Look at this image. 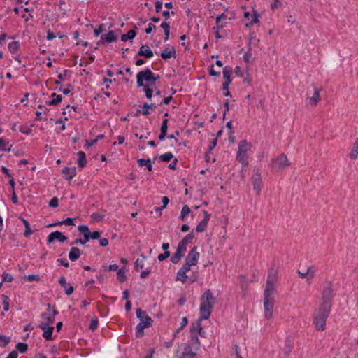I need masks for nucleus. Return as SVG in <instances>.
<instances>
[{
    "mask_svg": "<svg viewBox=\"0 0 358 358\" xmlns=\"http://www.w3.org/2000/svg\"><path fill=\"white\" fill-rule=\"evenodd\" d=\"M190 269L182 266L177 273L176 280L181 281L183 283L185 282L187 279V275H186V273Z\"/></svg>",
    "mask_w": 358,
    "mask_h": 358,
    "instance_id": "nucleus-18",
    "label": "nucleus"
},
{
    "mask_svg": "<svg viewBox=\"0 0 358 358\" xmlns=\"http://www.w3.org/2000/svg\"><path fill=\"white\" fill-rule=\"evenodd\" d=\"M66 72H67V71H64V75H63V74H62V73H60L59 75H58V76H57V78H58V79L55 81V83H56V84H57V85H58V84H60V83H61V81L64 80V76H66Z\"/></svg>",
    "mask_w": 358,
    "mask_h": 358,
    "instance_id": "nucleus-56",
    "label": "nucleus"
},
{
    "mask_svg": "<svg viewBox=\"0 0 358 358\" xmlns=\"http://www.w3.org/2000/svg\"><path fill=\"white\" fill-rule=\"evenodd\" d=\"M104 37L105 41L107 43H111L117 39V36L113 30L109 31L107 34L104 35Z\"/></svg>",
    "mask_w": 358,
    "mask_h": 358,
    "instance_id": "nucleus-29",
    "label": "nucleus"
},
{
    "mask_svg": "<svg viewBox=\"0 0 358 358\" xmlns=\"http://www.w3.org/2000/svg\"><path fill=\"white\" fill-rule=\"evenodd\" d=\"M199 341L197 336L192 337V343L186 344L182 349V351L180 352V350L176 352L178 358H195L196 352L199 346Z\"/></svg>",
    "mask_w": 358,
    "mask_h": 358,
    "instance_id": "nucleus-3",
    "label": "nucleus"
},
{
    "mask_svg": "<svg viewBox=\"0 0 358 358\" xmlns=\"http://www.w3.org/2000/svg\"><path fill=\"white\" fill-rule=\"evenodd\" d=\"M62 100V97L61 95H57L55 98H53L51 101L48 102L50 106H56L59 103H60Z\"/></svg>",
    "mask_w": 358,
    "mask_h": 358,
    "instance_id": "nucleus-43",
    "label": "nucleus"
},
{
    "mask_svg": "<svg viewBox=\"0 0 358 358\" xmlns=\"http://www.w3.org/2000/svg\"><path fill=\"white\" fill-rule=\"evenodd\" d=\"M47 39L50 41V40H52L54 38H56V36L55 34L50 30H48L47 31V36H46Z\"/></svg>",
    "mask_w": 358,
    "mask_h": 358,
    "instance_id": "nucleus-57",
    "label": "nucleus"
},
{
    "mask_svg": "<svg viewBox=\"0 0 358 358\" xmlns=\"http://www.w3.org/2000/svg\"><path fill=\"white\" fill-rule=\"evenodd\" d=\"M298 274L301 278H307V282L308 284L311 283L312 279L315 275V270L313 268H308L305 272H301L298 271Z\"/></svg>",
    "mask_w": 358,
    "mask_h": 358,
    "instance_id": "nucleus-16",
    "label": "nucleus"
},
{
    "mask_svg": "<svg viewBox=\"0 0 358 358\" xmlns=\"http://www.w3.org/2000/svg\"><path fill=\"white\" fill-rule=\"evenodd\" d=\"M136 317L139 319L140 322L136 327V335L137 337H141L143 335V330L152 325V320L145 311L141 308L136 310Z\"/></svg>",
    "mask_w": 358,
    "mask_h": 358,
    "instance_id": "nucleus-5",
    "label": "nucleus"
},
{
    "mask_svg": "<svg viewBox=\"0 0 358 358\" xmlns=\"http://www.w3.org/2000/svg\"><path fill=\"white\" fill-rule=\"evenodd\" d=\"M78 166L79 167L83 168L86 165V156L85 153L83 151L78 152Z\"/></svg>",
    "mask_w": 358,
    "mask_h": 358,
    "instance_id": "nucleus-25",
    "label": "nucleus"
},
{
    "mask_svg": "<svg viewBox=\"0 0 358 358\" xmlns=\"http://www.w3.org/2000/svg\"><path fill=\"white\" fill-rule=\"evenodd\" d=\"M137 162L139 166L142 167L143 166H145L150 171H152V166L151 164L150 159H138L137 160Z\"/></svg>",
    "mask_w": 358,
    "mask_h": 358,
    "instance_id": "nucleus-24",
    "label": "nucleus"
},
{
    "mask_svg": "<svg viewBox=\"0 0 358 358\" xmlns=\"http://www.w3.org/2000/svg\"><path fill=\"white\" fill-rule=\"evenodd\" d=\"M58 314V311L52 308V306L50 303L48 304V308L46 312L41 313V317L42 320L40 324H45V325L51 326L54 321L55 316Z\"/></svg>",
    "mask_w": 358,
    "mask_h": 358,
    "instance_id": "nucleus-10",
    "label": "nucleus"
},
{
    "mask_svg": "<svg viewBox=\"0 0 358 358\" xmlns=\"http://www.w3.org/2000/svg\"><path fill=\"white\" fill-rule=\"evenodd\" d=\"M8 144V142L4 140L3 138H0V148L3 150H6L8 152L10 151L12 145H10V147L7 149L6 145Z\"/></svg>",
    "mask_w": 358,
    "mask_h": 358,
    "instance_id": "nucleus-44",
    "label": "nucleus"
},
{
    "mask_svg": "<svg viewBox=\"0 0 358 358\" xmlns=\"http://www.w3.org/2000/svg\"><path fill=\"white\" fill-rule=\"evenodd\" d=\"M221 20H222L220 19V17H216V24H217V26L214 27L213 29L215 30V29H222L223 28V27H224L223 24H220Z\"/></svg>",
    "mask_w": 358,
    "mask_h": 358,
    "instance_id": "nucleus-55",
    "label": "nucleus"
},
{
    "mask_svg": "<svg viewBox=\"0 0 358 358\" xmlns=\"http://www.w3.org/2000/svg\"><path fill=\"white\" fill-rule=\"evenodd\" d=\"M2 300H3V310H4V311L7 312L9 310V298L6 295H3Z\"/></svg>",
    "mask_w": 358,
    "mask_h": 358,
    "instance_id": "nucleus-42",
    "label": "nucleus"
},
{
    "mask_svg": "<svg viewBox=\"0 0 358 358\" xmlns=\"http://www.w3.org/2000/svg\"><path fill=\"white\" fill-rule=\"evenodd\" d=\"M252 55L250 52H247L243 56V59L246 63H249L251 59Z\"/></svg>",
    "mask_w": 358,
    "mask_h": 358,
    "instance_id": "nucleus-61",
    "label": "nucleus"
},
{
    "mask_svg": "<svg viewBox=\"0 0 358 358\" xmlns=\"http://www.w3.org/2000/svg\"><path fill=\"white\" fill-rule=\"evenodd\" d=\"M138 56H143L146 58H151L153 56V52L149 48V46L146 45H143L140 48V50L138 52Z\"/></svg>",
    "mask_w": 358,
    "mask_h": 358,
    "instance_id": "nucleus-19",
    "label": "nucleus"
},
{
    "mask_svg": "<svg viewBox=\"0 0 358 358\" xmlns=\"http://www.w3.org/2000/svg\"><path fill=\"white\" fill-rule=\"evenodd\" d=\"M62 224L73 225L74 224L73 219L68 217V218H66V220H64L63 221L55 223V224H50L49 227H53V226H56V225H62Z\"/></svg>",
    "mask_w": 358,
    "mask_h": 358,
    "instance_id": "nucleus-33",
    "label": "nucleus"
},
{
    "mask_svg": "<svg viewBox=\"0 0 358 358\" xmlns=\"http://www.w3.org/2000/svg\"><path fill=\"white\" fill-rule=\"evenodd\" d=\"M199 257V253L197 251L196 247H194L188 253L185 258V263L184 266L190 269L192 266H194L197 264Z\"/></svg>",
    "mask_w": 358,
    "mask_h": 358,
    "instance_id": "nucleus-11",
    "label": "nucleus"
},
{
    "mask_svg": "<svg viewBox=\"0 0 358 358\" xmlns=\"http://www.w3.org/2000/svg\"><path fill=\"white\" fill-rule=\"evenodd\" d=\"M252 182L253 185V188L257 192V194H260L262 189V178L260 173L257 172L252 178Z\"/></svg>",
    "mask_w": 358,
    "mask_h": 358,
    "instance_id": "nucleus-14",
    "label": "nucleus"
},
{
    "mask_svg": "<svg viewBox=\"0 0 358 358\" xmlns=\"http://www.w3.org/2000/svg\"><path fill=\"white\" fill-rule=\"evenodd\" d=\"M101 231H94L90 234V239H98L100 238Z\"/></svg>",
    "mask_w": 358,
    "mask_h": 358,
    "instance_id": "nucleus-49",
    "label": "nucleus"
},
{
    "mask_svg": "<svg viewBox=\"0 0 358 358\" xmlns=\"http://www.w3.org/2000/svg\"><path fill=\"white\" fill-rule=\"evenodd\" d=\"M208 222H206V220H202L196 227V232H203L207 227Z\"/></svg>",
    "mask_w": 358,
    "mask_h": 358,
    "instance_id": "nucleus-31",
    "label": "nucleus"
},
{
    "mask_svg": "<svg viewBox=\"0 0 358 358\" xmlns=\"http://www.w3.org/2000/svg\"><path fill=\"white\" fill-rule=\"evenodd\" d=\"M167 129H168V120L164 119L161 125L160 131H161V132L166 133Z\"/></svg>",
    "mask_w": 358,
    "mask_h": 358,
    "instance_id": "nucleus-48",
    "label": "nucleus"
},
{
    "mask_svg": "<svg viewBox=\"0 0 358 358\" xmlns=\"http://www.w3.org/2000/svg\"><path fill=\"white\" fill-rule=\"evenodd\" d=\"M18 354L15 350H13L11 352L9 353L7 358H17Z\"/></svg>",
    "mask_w": 358,
    "mask_h": 358,
    "instance_id": "nucleus-64",
    "label": "nucleus"
},
{
    "mask_svg": "<svg viewBox=\"0 0 358 358\" xmlns=\"http://www.w3.org/2000/svg\"><path fill=\"white\" fill-rule=\"evenodd\" d=\"M20 219L22 220L25 227L24 236L29 237V236L33 234V231L31 229L29 222L23 217H20Z\"/></svg>",
    "mask_w": 358,
    "mask_h": 358,
    "instance_id": "nucleus-26",
    "label": "nucleus"
},
{
    "mask_svg": "<svg viewBox=\"0 0 358 358\" xmlns=\"http://www.w3.org/2000/svg\"><path fill=\"white\" fill-rule=\"evenodd\" d=\"M62 173L64 174H66L67 175V176L66 177V178L69 180H71L73 176H75V169H73L72 171H71V170L67 168V167H65L63 170H62Z\"/></svg>",
    "mask_w": 358,
    "mask_h": 358,
    "instance_id": "nucleus-36",
    "label": "nucleus"
},
{
    "mask_svg": "<svg viewBox=\"0 0 358 358\" xmlns=\"http://www.w3.org/2000/svg\"><path fill=\"white\" fill-rule=\"evenodd\" d=\"M150 272H151V271L150 268H147L146 270L143 271L141 273V278H145L150 273Z\"/></svg>",
    "mask_w": 358,
    "mask_h": 358,
    "instance_id": "nucleus-59",
    "label": "nucleus"
},
{
    "mask_svg": "<svg viewBox=\"0 0 358 358\" xmlns=\"http://www.w3.org/2000/svg\"><path fill=\"white\" fill-rule=\"evenodd\" d=\"M333 298V284L331 282L327 281L322 291L321 304L319 308L331 310Z\"/></svg>",
    "mask_w": 358,
    "mask_h": 358,
    "instance_id": "nucleus-4",
    "label": "nucleus"
},
{
    "mask_svg": "<svg viewBox=\"0 0 358 358\" xmlns=\"http://www.w3.org/2000/svg\"><path fill=\"white\" fill-rule=\"evenodd\" d=\"M156 29V26L153 25L152 24L150 23L148 24V27L145 29V33L146 34H150L153 29Z\"/></svg>",
    "mask_w": 358,
    "mask_h": 358,
    "instance_id": "nucleus-60",
    "label": "nucleus"
},
{
    "mask_svg": "<svg viewBox=\"0 0 358 358\" xmlns=\"http://www.w3.org/2000/svg\"><path fill=\"white\" fill-rule=\"evenodd\" d=\"M80 256V251L78 248H72L69 254V258L71 261L77 260Z\"/></svg>",
    "mask_w": 358,
    "mask_h": 358,
    "instance_id": "nucleus-21",
    "label": "nucleus"
},
{
    "mask_svg": "<svg viewBox=\"0 0 358 358\" xmlns=\"http://www.w3.org/2000/svg\"><path fill=\"white\" fill-rule=\"evenodd\" d=\"M20 47L18 41H13L8 44V49L10 52L15 53L17 51Z\"/></svg>",
    "mask_w": 358,
    "mask_h": 358,
    "instance_id": "nucleus-34",
    "label": "nucleus"
},
{
    "mask_svg": "<svg viewBox=\"0 0 358 358\" xmlns=\"http://www.w3.org/2000/svg\"><path fill=\"white\" fill-rule=\"evenodd\" d=\"M231 69L230 67L229 66H225L223 69V77H224V82H229V83H231V78H230V76H231Z\"/></svg>",
    "mask_w": 358,
    "mask_h": 358,
    "instance_id": "nucleus-30",
    "label": "nucleus"
},
{
    "mask_svg": "<svg viewBox=\"0 0 358 358\" xmlns=\"http://www.w3.org/2000/svg\"><path fill=\"white\" fill-rule=\"evenodd\" d=\"M358 156V138L356 140L353 145V148L350 153V157L352 159H356Z\"/></svg>",
    "mask_w": 358,
    "mask_h": 358,
    "instance_id": "nucleus-27",
    "label": "nucleus"
},
{
    "mask_svg": "<svg viewBox=\"0 0 358 358\" xmlns=\"http://www.w3.org/2000/svg\"><path fill=\"white\" fill-rule=\"evenodd\" d=\"M187 323H188L187 318L186 317H184L182 319L180 327L178 329L177 332L182 330L187 324Z\"/></svg>",
    "mask_w": 358,
    "mask_h": 358,
    "instance_id": "nucleus-53",
    "label": "nucleus"
},
{
    "mask_svg": "<svg viewBox=\"0 0 358 358\" xmlns=\"http://www.w3.org/2000/svg\"><path fill=\"white\" fill-rule=\"evenodd\" d=\"M2 278L3 281L8 282H10L13 280L12 275L8 273H3L2 275Z\"/></svg>",
    "mask_w": 358,
    "mask_h": 358,
    "instance_id": "nucleus-45",
    "label": "nucleus"
},
{
    "mask_svg": "<svg viewBox=\"0 0 358 358\" xmlns=\"http://www.w3.org/2000/svg\"><path fill=\"white\" fill-rule=\"evenodd\" d=\"M190 213V208L187 205H185L181 210L180 218L183 220L185 217Z\"/></svg>",
    "mask_w": 358,
    "mask_h": 358,
    "instance_id": "nucleus-40",
    "label": "nucleus"
},
{
    "mask_svg": "<svg viewBox=\"0 0 358 358\" xmlns=\"http://www.w3.org/2000/svg\"><path fill=\"white\" fill-rule=\"evenodd\" d=\"M173 158V155L171 152H166L159 156V159L164 162H169Z\"/></svg>",
    "mask_w": 358,
    "mask_h": 358,
    "instance_id": "nucleus-37",
    "label": "nucleus"
},
{
    "mask_svg": "<svg viewBox=\"0 0 358 358\" xmlns=\"http://www.w3.org/2000/svg\"><path fill=\"white\" fill-rule=\"evenodd\" d=\"M271 165L276 171L283 170L290 165L287 157L285 153H281L275 159L271 160Z\"/></svg>",
    "mask_w": 358,
    "mask_h": 358,
    "instance_id": "nucleus-9",
    "label": "nucleus"
},
{
    "mask_svg": "<svg viewBox=\"0 0 358 358\" xmlns=\"http://www.w3.org/2000/svg\"><path fill=\"white\" fill-rule=\"evenodd\" d=\"M67 237L65 236L62 232L56 231L49 234L47 241L50 244L55 240H58L59 242L62 243L65 241Z\"/></svg>",
    "mask_w": 358,
    "mask_h": 358,
    "instance_id": "nucleus-13",
    "label": "nucleus"
},
{
    "mask_svg": "<svg viewBox=\"0 0 358 358\" xmlns=\"http://www.w3.org/2000/svg\"><path fill=\"white\" fill-rule=\"evenodd\" d=\"M0 341L2 343L0 345L6 346L10 342V338L6 336L0 335Z\"/></svg>",
    "mask_w": 358,
    "mask_h": 358,
    "instance_id": "nucleus-46",
    "label": "nucleus"
},
{
    "mask_svg": "<svg viewBox=\"0 0 358 358\" xmlns=\"http://www.w3.org/2000/svg\"><path fill=\"white\" fill-rule=\"evenodd\" d=\"M161 57L164 59H168L171 57L176 58V50H175L174 47L167 48L165 50L162 51L161 53Z\"/></svg>",
    "mask_w": 358,
    "mask_h": 358,
    "instance_id": "nucleus-20",
    "label": "nucleus"
},
{
    "mask_svg": "<svg viewBox=\"0 0 358 358\" xmlns=\"http://www.w3.org/2000/svg\"><path fill=\"white\" fill-rule=\"evenodd\" d=\"M258 16H259V15H258L257 12L253 11V14L250 17V22H249V23H247L246 25L247 26L252 25L254 24L259 22Z\"/></svg>",
    "mask_w": 358,
    "mask_h": 358,
    "instance_id": "nucleus-38",
    "label": "nucleus"
},
{
    "mask_svg": "<svg viewBox=\"0 0 358 358\" xmlns=\"http://www.w3.org/2000/svg\"><path fill=\"white\" fill-rule=\"evenodd\" d=\"M27 344L24 343H18L16 345V349L20 352L24 353L27 350Z\"/></svg>",
    "mask_w": 358,
    "mask_h": 358,
    "instance_id": "nucleus-41",
    "label": "nucleus"
},
{
    "mask_svg": "<svg viewBox=\"0 0 358 358\" xmlns=\"http://www.w3.org/2000/svg\"><path fill=\"white\" fill-rule=\"evenodd\" d=\"M186 251L187 247L182 246V245L178 244L176 252L171 258V262L173 264H177L180 260L181 257L184 256Z\"/></svg>",
    "mask_w": 358,
    "mask_h": 358,
    "instance_id": "nucleus-12",
    "label": "nucleus"
},
{
    "mask_svg": "<svg viewBox=\"0 0 358 358\" xmlns=\"http://www.w3.org/2000/svg\"><path fill=\"white\" fill-rule=\"evenodd\" d=\"M59 205V200L57 197H53L49 202V206L56 208Z\"/></svg>",
    "mask_w": 358,
    "mask_h": 358,
    "instance_id": "nucleus-50",
    "label": "nucleus"
},
{
    "mask_svg": "<svg viewBox=\"0 0 358 358\" xmlns=\"http://www.w3.org/2000/svg\"><path fill=\"white\" fill-rule=\"evenodd\" d=\"M331 310L318 308L314 314L313 324L317 331H324L326 327V321Z\"/></svg>",
    "mask_w": 358,
    "mask_h": 358,
    "instance_id": "nucleus-6",
    "label": "nucleus"
},
{
    "mask_svg": "<svg viewBox=\"0 0 358 358\" xmlns=\"http://www.w3.org/2000/svg\"><path fill=\"white\" fill-rule=\"evenodd\" d=\"M97 142V138L96 139H94V140H92V141H86V144H85V147H87V148H90V146H92L94 145V144H96Z\"/></svg>",
    "mask_w": 358,
    "mask_h": 358,
    "instance_id": "nucleus-63",
    "label": "nucleus"
},
{
    "mask_svg": "<svg viewBox=\"0 0 358 358\" xmlns=\"http://www.w3.org/2000/svg\"><path fill=\"white\" fill-rule=\"evenodd\" d=\"M142 258H138L135 262V268L138 270L140 268H143L144 267V259H145V256L141 255Z\"/></svg>",
    "mask_w": 358,
    "mask_h": 358,
    "instance_id": "nucleus-35",
    "label": "nucleus"
},
{
    "mask_svg": "<svg viewBox=\"0 0 358 358\" xmlns=\"http://www.w3.org/2000/svg\"><path fill=\"white\" fill-rule=\"evenodd\" d=\"M136 31L134 30H129L127 34H122L121 36V40L126 41L128 39H133L136 36Z\"/></svg>",
    "mask_w": 358,
    "mask_h": 358,
    "instance_id": "nucleus-32",
    "label": "nucleus"
},
{
    "mask_svg": "<svg viewBox=\"0 0 358 358\" xmlns=\"http://www.w3.org/2000/svg\"><path fill=\"white\" fill-rule=\"evenodd\" d=\"M98 324H99V322H98L97 319L92 320L91 321L90 326V329L92 331L95 330L98 327Z\"/></svg>",
    "mask_w": 358,
    "mask_h": 358,
    "instance_id": "nucleus-52",
    "label": "nucleus"
},
{
    "mask_svg": "<svg viewBox=\"0 0 358 358\" xmlns=\"http://www.w3.org/2000/svg\"><path fill=\"white\" fill-rule=\"evenodd\" d=\"M99 244L102 247H106L108 245V240L107 238H100Z\"/></svg>",
    "mask_w": 358,
    "mask_h": 358,
    "instance_id": "nucleus-62",
    "label": "nucleus"
},
{
    "mask_svg": "<svg viewBox=\"0 0 358 358\" xmlns=\"http://www.w3.org/2000/svg\"><path fill=\"white\" fill-rule=\"evenodd\" d=\"M136 78L138 86L143 87L145 86L143 84V80L148 83V85H154L158 77L155 78L152 71L150 69H147L144 71H140L137 74Z\"/></svg>",
    "mask_w": 358,
    "mask_h": 358,
    "instance_id": "nucleus-8",
    "label": "nucleus"
},
{
    "mask_svg": "<svg viewBox=\"0 0 358 358\" xmlns=\"http://www.w3.org/2000/svg\"><path fill=\"white\" fill-rule=\"evenodd\" d=\"M170 256V252L169 251H165L163 254H159L157 257L158 260L162 262L168 258Z\"/></svg>",
    "mask_w": 358,
    "mask_h": 358,
    "instance_id": "nucleus-47",
    "label": "nucleus"
},
{
    "mask_svg": "<svg viewBox=\"0 0 358 358\" xmlns=\"http://www.w3.org/2000/svg\"><path fill=\"white\" fill-rule=\"evenodd\" d=\"M278 282V271L272 268L268 273L265 289L264 291V316L267 320L273 317L275 303L274 294Z\"/></svg>",
    "mask_w": 358,
    "mask_h": 358,
    "instance_id": "nucleus-1",
    "label": "nucleus"
},
{
    "mask_svg": "<svg viewBox=\"0 0 358 358\" xmlns=\"http://www.w3.org/2000/svg\"><path fill=\"white\" fill-rule=\"evenodd\" d=\"M27 279L29 281H33V280H36V281H38L40 279V277L38 275H29L27 276Z\"/></svg>",
    "mask_w": 358,
    "mask_h": 358,
    "instance_id": "nucleus-58",
    "label": "nucleus"
},
{
    "mask_svg": "<svg viewBox=\"0 0 358 358\" xmlns=\"http://www.w3.org/2000/svg\"><path fill=\"white\" fill-rule=\"evenodd\" d=\"M144 91L145 92L146 97L150 99L152 96L153 90L151 88L148 87L147 86H144Z\"/></svg>",
    "mask_w": 358,
    "mask_h": 358,
    "instance_id": "nucleus-51",
    "label": "nucleus"
},
{
    "mask_svg": "<svg viewBox=\"0 0 358 358\" xmlns=\"http://www.w3.org/2000/svg\"><path fill=\"white\" fill-rule=\"evenodd\" d=\"M103 30H104L103 24H100L99 26L98 29H94V36L97 37L98 36H99V34L101 33H102L103 31Z\"/></svg>",
    "mask_w": 358,
    "mask_h": 358,
    "instance_id": "nucleus-54",
    "label": "nucleus"
},
{
    "mask_svg": "<svg viewBox=\"0 0 358 358\" xmlns=\"http://www.w3.org/2000/svg\"><path fill=\"white\" fill-rule=\"evenodd\" d=\"M320 100V91L315 88L313 95L308 99L307 105L310 107H315Z\"/></svg>",
    "mask_w": 358,
    "mask_h": 358,
    "instance_id": "nucleus-17",
    "label": "nucleus"
},
{
    "mask_svg": "<svg viewBox=\"0 0 358 358\" xmlns=\"http://www.w3.org/2000/svg\"><path fill=\"white\" fill-rule=\"evenodd\" d=\"M250 144L246 140H242L238 143V150L236 155V160L241 163L243 166L248 164V152L250 149Z\"/></svg>",
    "mask_w": 358,
    "mask_h": 358,
    "instance_id": "nucleus-7",
    "label": "nucleus"
},
{
    "mask_svg": "<svg viewBox=\"0 0 358 358\" xmlns=\"http://www.w3.org/2000/svg\"><path fill=\"white\" fill-rule=\"evenodd\" d=\"M155 108H156V106L153 103H151V104L144 103V105L143 106V108H142L141 113L143 115H148L150 114V110H154L155 109Z\"/></svg>",
    "mask_w": 358,
    "mask_h": 358,
    "instance_id": "nucleus-23",
    "label": "nucleus"
},
{
    "mask_svg": "<svg viewBox=\"0 0 358 358\" xmlns=\"http://www.w3.org/2000/svg\"><path fill=\"white\" fill-rule=\"evenodd\" d=\"M194 234L191 232L188 234L187 236H185V237L182 241H180L178 244L182 245V246L186 247L187 243L192 242V241L194 238Z\"/></svg>",
    "mask_w": 358,
    "mask_h": 358,
    "instance_id": "nucleus-28",
    "label": "nucleus"
},
{
    "mask_svg": "<svg viewBox=\"0 0 358 358\" xmlns=\"http://www.w3.org/2000/svg\"><path fill=\"white\" fill-rule=\"evenodd\" d=\"M38 327L43 331V336L47 341H50L52 339V334L54 330L53 327L45 325V324H39Z\"/></svg>",
    "mask_w": 358,
    "mask_h": 358,
    "instance_id": "nucleus-15",
    "label": "nucleus"
},
{
    "mask_svg": "<svg viewBox=\"0 0 358 358\" xmlns=\"http://www.w3.org/2000/svg\"><path fill=\"white\" fill-rule=\"evenodd\" d=\"M117 279L122 282L126 280L127 278L124 268H120L117 271Z\"/></svg>",
    "mask_w": 358,
    "mask_h": 358,
    "instance_id": "nucleus-39",
    "label": "nucleus"
},
{
    "mask_svg": "<svg viewBox=\"0 0 358 358\" xmlns=\"http://www.w3.org/2000/svg\"><path fill=\"white\" fill-rule=\"evenodd\" d=\"M78 230L80 233L83 234L84 238H85V241H90V231L89 228L86 225H80L78 227Z\"/></svg>",
    "mask_w": 358,
    "mask_h": 358,
    "instance_id": "nucleus-22",
    "label": "nucleus"
},
{
    "mask_svg": "<svg viewBox=\"0 0 358 358\" xmlns=\"http://www.w3.org/2000/svg\"><path fill=\"white\" fill-rule=\"evenodd\" d=\"M215 302L216 299L214 297L212 292L210 289L206 290L200 299V320L209 318L213 306Z\"/></svg>",
    "mask_w": 358,
    "mask_h": 358,
    "instance_id": "nucleus-2",
    "label": "nucleus"
}]
</instances>
